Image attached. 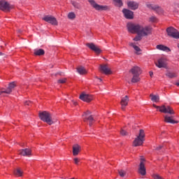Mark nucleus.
<instances>
[{"instance_id": "1", "label": "nucleus", "mask_w": 179, "mask_h": 179, "mask_svg": "<svg viewBox=\"0 0 179 179\" xmlns=\"http://www.w3.org/2000/svg\"><path fill=\"white\" fill-rule=\"evenodd\" d=\"M129 72L133 75L131 83H136L141 81V78H139V76L142 74V70H141V68L138 66H134L129 71Z\"/></svg>"}, {"instance_id": "28", "label": "nucleus", "mask_w": 179, "mask_h": 179, "mask_svg": "<svg viewBox=\"0 0 179 179\" xmlns=\"http://www.w3.org/2000/svg\"><path fill=\"white\" fill-rule=\"evenodd\" d=\"M34 55L36 56H41L45 55V50L43 49L34 50Z\"/></svg>"}, {"instance_id": "47", "label": "nucleus", "mask_w": 179, "mask_h": 179, "mask_svg": "<svg viewBox=\"0 0 179 179\" xmlns=\"http://www.w3.org/2000/svg\"><path fill=\"white\" fill-rule=\"evenodd\" d=\"M176 85H177L178 87H179V83H177L176 84Z\"/></svg>"}, {"instance_id": "51", "label": "nucleus", "mask_w": 179, "mask_h": 179, "mask_svg": "<svg viewBox=\"0 0 179 179\" xmlns=\"http://www.w3.org/2000/svg\"><path fill=\"white\" fill-rule=\"evenodd\" d=\"M71 179H75V178H71Z\"/></svg>"}, {"instance_id": "46", "label": "nucleus", "mask_w": 179, "mask_h": 179, "mask_svg": "<svg viewBox=\"0 0 179 179\" xmlns=\"http://www.w3.org/2000/svg\"><path fill=\"white\" fill-rule=\"evenodd\" d=\"M19 33H22V29H18L17 31Z\"/></svg>"}, {"instance_id": "18", "label": "nucleus", "mask_w": 179, "mask_h": 179, "mask_svg": "<svg viewBox=\"0 0 179 179\" xmlns=\"http://www.w3.org/2000/svg\"><path fill=\"white\" fill-rule=\"evenodd\" d=\"M79 99L87 103L91 102L94 99L92 95L85 94H81Z\"/></svg>"}, {"instance_id": "49", "label": "nucleus", "mask_w": 179, "mask_h": 179, "mask_svg": "<svg viewBox=\"0 0 179 179\" xmlns=\"http://www.w3.org/2000/svg\"><path fill=\"white\" fill-rule=\"evenodd\" d=\"M3 54L0 52V56H1Z\"/></svg>"}, {"instance_id": "23", "label": "nucleus", "mask_w": 179, "mask_h": 179, "mask_svg": "<svg viewBox=\"0 0 179 179\" xmlns=\"http://www.w3.org/2000/svg\"><path fill=\"white\" fill-rule=\"evenodd\" d=\"M81 150V146L78 144H75L73 145V155L77 156Z\"/></svg>"}, {"instance_id": "5", "label": "nucleus", "mask_w": 179, "mask_h": 179, "mask_svg": "<svg viewBox=\"0 0 179 179\" xmlns=\"http://www.w3.org/2000/svg\"><path fill=\"white\" fill-rule=\"evenodd\" d=\"M127 27L128 29V31L135 34H137L139 35V29H141V25L139 24H134V22H128L127 24Z\"/></svg>"}, {"instance_id": "4", "label": "nucleus", "mask_w": 179, "mask_h": 179, "mask_svg": "<svg viewBox=\"0 0 179 179\" xmlns=\"http://www.w3.org/2000/svg\"><path fill=\"white\" fill-rule=\"evenodd\" d=\"M90 4L96 10L98 11H106V10H110V7L109 6H100V4H98L95 0H87Z\"/></svg>"}, {"instance_id": "25", "label": "nucleus", "mask_w": 179, "mask_h": 179, "mask_svg": "<svg viewBox=\"0 0 179 179\" xmlns=\"http://www.w3.org/2000/svg\"><path fill=\"white\" fill-rule=\"evenodd\" d=\"M157 49L159 50H162V51H165L166 52H171V50L163 45H157Z\"/></svg>"}, {"instance_id": "13", "label": "nucleus", "mask_w": 179, "mask_h": 179, "mask_svg": "<svg viewBox=\"0 0 179 179\" xmlns=\"http://www.w3.org/2000/svg\"><path fill=\"white\" fill-rule=\"evenodd\" d=\"M122 13L125 18L128 20L134 19V11H131V10H128V8H123Z\"/></svg>"}, {"instance_id": "14", "label": "nucleus", "mask_w": 179, "mask_h": 179, "mask_svg": "<svg viewBox=\"0 0 179 179\" xmlns=\"http://www.w3.org/2000/svg\"><path fill=\"white\" fill-rule=\"evenodd\" d=\"M138 173L142 176L146 175V168L145 167V159H141V162L138 168Z\"/></svg>"}, {"instance_id": "38", "label": "nucleus", "mask_w": 179, "mask_h": 179, "mask_svg": "<svg viewBox=\"0 0 179 179\" xmlns=\"http://www.w3.org/2000/svg\"><path fill=\"white\" fill-rule=\"evenodd\" d=\"M156 20H157V18H156V17H150V22H156Z\"/></svg>"}, {"instance_id": "41", "label": "nucleus", "mask_w": 179, "mask_h": 179, "mask_svg": "<svg viewBox=\"0 0 179 179\" xmlns=\"http://www.w3.org/2000/svg\"><path fill=\"white\" fill-rule=\"evenodd\" d=\"M74 162L76 164H78L80 162V159L78 158H75L74 159Z\"/></svg>"}, {"instance_id": "12", "label": "nucleus", "mask_w": 179, "mask_h": 179, "mask_svg": "<svg viewBox=\"0 0 179 179\" xmlns=\"http://www.w3.org/2000/svg\"><path fill=\"white\" fill-rule=\"evenodd\" d=\"M159 111L161 113H168L169 115L176 114V113L174 112V110L170 106H161Z\"/></svg>"}, {"instance_id": "44", "label": "nucleus", "mask_w": 179, "mask_h": 179, "mask_svg": "<svg viewBox=\"0 0 179 179\" xmlns=\"http://www.w3.org/2000/svg\"><path fill=\"white\" fill-rule=\"evenodd\" d=\"M153 107H155V108H157V109L159 108V110H160V108H162V107L157 106H156V105H155V104H153Z\"/></svg>"}, {"instance_id": "31", "label": "nucleus", "mask_w": 179, "mask_h": 179, "mask_svg": "<svg viewBox=\"0 0 179 179\" xmlns=\"http://www.w3.org/2000/svg\"><path fill=\"white\" fill-rule=\"evenodd\" d=\"M129 45L134 48V49L135 50V51L138 55L141 54V48H139V47L135 45V44L132 43H129Z\"/></svg>"}, {"instance_id": "15", "label": "nucleus", "mask_w": 179, "mask_h": 179, "mask_svg": "<svg viewBox=\"0 0 179 179\" xmlns=\"http://www.w3.org/2000/svg\"><path fill=\"white\" fill-rule=\"evenodd\" d=\"M147 7L150 9H152L155 11H156L157 13L161 14L163 13V8L162 7H159L157 5L155 4H147Z\"/></svg>"}, {"instance_id": "22", "label": "nucleus", "mask_w": 179, "mask_h": 179, "mask_svg": "<svg viewBox=\"0 0 179 179\" xmlns=\"http://www.w3.org/2000/svg\"><path fill=\"white\" fill-rule=\"evenodd\" d=\"M174 117L165 115L164 116V122L166 123L171 124H178V121L173 120Z\"/></svg>"}, {"instance_id": "21", "label": "nucleus", "mask_w": 179, "mask_h": 179, "mask_svg": "<svg viewBox=\"0 0 179 179\" xmlns=\"http://www.w3.org/2000/svg\"><path fill=\"white\" fill-rule=\"evenodd\" d=\"M155 65L158 68L162 69V68H166V66H167V64L166 63V59L162 58V59H159L158 62L155 63Z\"/></svg>"}, {"instance_id": "39", "label": "nucleus", "mask_w": 179, "mask_h": 179, "mask_svg": "<svg viewBox=\"0 0 179 179\" xmlns=\"http://www.w3.org/2000/svg\"><path fill=\"white\" fill-rule=\"evenodd\" d=\"M120 134L122 135V136H127V135H128V133H127L126 131L122 129V130L120 131Z\"/></svg>"}, {"instance_id": "45", "label": "nucleus", "mask_w": 179, "mask_h": 179, "mask_svg": "<svg viewBox=\"0 0 179 179\" xmlns=\"http://www.w3.org/2000/svg\"><path fill=\"white\" fill-rule=\"evenodd\" d=\"M149 73H150V77H152V76H153V72L150 71Z\"/></svg>"}, {"instance_id": "19", "label": "nucleus", "mask_w": 179, "mask_h": 179, "mask_svg": "<svg viewBox=\"0 0 179 179\" xmlns=\"http://www.w3.org/2000/svg\"><path fill=\"white\" fill-rule=\"evenodd\" d=\"M129 101V98L128 96H125L124 97L122 98L120 104L122 106L121 108L122 110H125L126 106H128Z\"/></svg>"}, {"instance_id": "10", "label": "nucleus", "mask_w": 179, "mask_h": 179, "mask_svg": "<svg viewBox=\"0 0 179 179\" xmlns=\"http://www.w3.org/2000/svg\"><path fill=\"white\" fill-rule=\"evenodd\" d=\"M166 32L168 36L173 38H179V32L176 28H173V27H169L166 29Z\"/></svg>"}, {"instance_id": "8", "label": "nucleus", "mask_w": 179, "mask_h": 179, "mask_svg": "<svg viewBox=\"0 0 179 179\" xmlns=\"http://www.w3.org/2000/svg\"><path fill=\"white\" fill-rule=\"evenodd\" d=\"M92 115V112L90 110H87L86 113H85L83 115V120L84 122L89 121V125L90 127H92L94 122H95L94 117Z\"/></svg>"}, {"instance_id": "35", "label": "nucleus", "mask_w": 179, "mask_h": 179, "mask_svg": "<svg viewBox=\"0 0 179 179\" xmlns=\"http://www.w3.org/2000/svg\"><path fill=\"white\" fill-rule=\"evenodd\" d=\"M76 17L75 13H69L68 18L70 20H73Z\"/></svg>"}, {"instance_id": "26", "label": "nucleus", "mask_w": 179, "mask_h": 179, "mask_svg": "<svg viewBox=\"0 0 179 179\" xmlns=\"http://www.w3.org/2000/svg\"><path fill=\"white\" fill-rule=\"evenodd\" d=\"M77 72L80 75H85L87 73V70L83 66H80L77 68Z\"/></svg>"}, {"instance_id": "27", "label": "nucleus", "mask_w": 179, "mask_h": 179, "mask_svg": "<svg viewBox=\"0 0 179 179\" xmlns=\"http://www.w3.org/2000/svg\"><path fill=\"white\" fill-rule=\"evenodd\" d=\"M165 75L166 77L169 78H177L178 76L177 73L173 72V71H168Z\"/></svg>"}, {"instance_id": "30", "label": "nucleus", "mask_w": 179, "mask_h": 179, "mask_svg": "<svg viewBox=\"0 0 179 179\" xmlns=\"http://www.w3.org/2000/svg\"><path fill=\"white\" fill-rule=\"evenodd\" d=\"M150 96L151 97V101L154 102H159L160 100V97L158 95H153L151 94Z\"/></svg>"}, {"instance_id": "9", "label": "nucleus", "mask_w": 179, "mask_h": 179, "mask_svg": "<svg viewBox=\"0 0 179 179\" xmlns=\"http://www.w3.org/2000/svg\"><path fill=\"white\" fill-rule=\"evenodd\" d=\"M42 20L49 24H51L52 25H55V26L58 25V21L57 18H55V17H53V15H44Z\"/></svg>"}, {"instance_id": "29", "label": "nucleus", "mask_w": 179, "mask_h": 179, "mask_svg": "<svg viewBox=\"0 0 179 179\" xmlns=\"http://www.w3.org/2000/svg\"><path fill=\"white\" fill-rule=\"evenodd\" d=\"M14 174H15L16 176L22 177V175H23V171L21 170L20 168H18V169L14 170Z\"/></svg>"}, {"instance_id": "37", "label": "nucleus", "mask_w": 179, "mask_h": 179, "mask_svg": "<svg viewBox=\"0 0 179 179\" xmlns=\"http://www.w3.org/2000/svg\"><path fill=\"white\" fill-rule=\"evenodd\" d=\"M66 81H67L66 78L59 79V80H58L57 83H59V84H64V83H66Z\"/></svg>"}, {"instance_id": "48", "label": "nucleus", "mask_w": 179, "mask_h": 179, "mask_svg": "<svg viewBox=\"0 0 179 179\" xmlns=\"http://www.w3.org/2000/svg\"><path fill=\"white\" fill-rule=\"evenodd\" d=\"M99 80H100V82H102V79H101V78H99Z\"/></svg>"}, {"instance_id": "40", "label": "nucleus", "mask_w": 179, "mask_h": 179, "mask_svg": "<svg viewBox=\"0 0 179 179\" xmlns=\"http://www.w3.org/2000/svg\"><path fill=\"white\" fill-rule=\"evenodd\" d=\"M153 178H154V179H164V178H163L162 176H159V175H157V174L154 175V176H153Z\"/></svg>"}, {"instance_id": "16", "label": "nucleus", "mask_w": 179, "mask_h": 179, "mask_svg": "<svg viewBox=\"0 0 179 179\" xmlns=\"http://www.w3.org/2000/svg\"><path fill=\"white\" fill-rule=\"evenodd\" d=\"M127 6L131 10H136L139 8V3H137L136 1H127Z\"/></svg>"}, {"instance_id": "2", "label": "nucleus", "mask_w": 179, "mask_h": 179, "mask_svg": "<svg viewBox=\"0 0 179 179\" xmlns=\"http://www.w3.org/2000/svg\"><path fill=\"white\" fill-rule=\"evenodd\" d=\"M39 117L41 120H42L44 122H46L49 125H52L54 124V122L52 121V115L48 111L39 113Z\"/></svg>"}, {"instance_id": "34", "label": "nucleus", "mask_w": 179, "mask_h": 179, "mask_svg": "<svg viewBox=\"0 0 179 179\" xmlns=\"http://www.w3.org/2000/svg\"><path fill=\"white\" fill-rule=\"evenodd\" d=\"M71 4L77 9H80L81 8L80 3H77V1H71Z\"/></svg>"}, {"instance_id": "36", "label": "nucleus", "mask_w": 179, "mask_h": 179, "mask_svg": "<svg viewBox=\"0 0 179 179\" xmlns=\"http://www.w3.org/2000/svg\"><path fill=\"white\" fill-rule=\"evenodd\" d=\"M134 41H141V40H142V36L141 35H137L136 36H135V38H134L133 39Z\"/></svg>"}, {"instance_id": "43", "label": "nucleus", "mask_w": 179, "mask_h": 179, "mask_svg": "<svg viewBox=\"0 0 179 179\" xmlns=\"http://www.w3.org/2000/svg\"><path fill=\"white\" fill-rule=\"evenodd\" d=\"M162 148H163V146L159 145V146H158V147L156 148V150H162Z\"/></svg>"}, {"instance_id": "6", "label": "nucleus", "mask_w": 179, "mask_h": 179, "mask_svg": "<svg viewBox=\"0 0 179 179\" xmlns=\"http://www.w3.org/2000/svg\"><path fill=\"white\" fill-rule=\"evenodd\" d=\"M13 6L6 0H0V10L3 12H10Z\"/></svg>"}, {"instance_id": "17", "label": "nucleus", "mask_w": 179, "mask_h": 179, "mask_svg": "<svg viewBox=\"0 0 179 179\" xmlns=\"http://www.w3.org/2000/svg\"><path fill=\"white\" fill-rule=\"evenodd\" d=\"M100 71L103 73L105 75L112 74V71L108 65H100Z\"/></svg>"}, {"instance_id": "11", "label": "nucleus", "mask_w": 179, "mask_h": 179, "mask_svg": "<svg viewBox=\"0 0 179 179\" xmlns=\"http://www.w3.org/2000/svg\"><path fill=\"white\" fill-rule=\"evenodd\" d=\"M16 87V84L15 82L11 83L9 84L8 88L5 90V89H1V91H0V94H10L11 92H13V90Z\"/></svg>"}, {"instance_id": "50", "label": "nucleus", "mask_w": 179, "mask_h": 179, "mask_svg": "<svg viewBox=\"0 0 179 179\" xmlns=\"http://www.w3.org/2000/svg\"><path fill=\"white\" fill-rule=\"evenodd\" d=\"M74 104H75V105H77V103H75Z\"/></svg>"}, {"instance_id": "32", "label": "nucleus", "mask_w": 179, "mask_h": 179, "mask_svg": "<svg viewBox=\"0 0 179 179\" xmlns=\"http://www.w3.org/2000/svg\"><path fill=\"white\" fill-rule=\"evenodd\" d=\"M113 2L115 3V6L120 7V8L123 6V5H124L122 0H113Z\"/></svg>"}, {"instance_id": "33", "label": "nucleus", "mask_w": 179, "mask_h": 179, "mask_svg": "<svg viewBox=\"0 0 179 179\" xmlns=\"http://www.w3.org/2000/svg\"><path fill=\"white\" fill-rule=\"evenodd\" d=\"M118 173L120 175V177H125L127 174V172L123 169H121V170H118Z\"/></svg>"}, {"instance_id": "7", "label": "nucleus", "mask_w": 179, "mask_h": 179, "mask_svg": "<svg viewBox=\"0 0 179 179\" xmlns=\"http://www.w3.org/2000/svg\"><path fill=\"white\" fill-rule=\"evenodd\" d=\"M152 33V27H143L140 25L138 36H146Z\"/></svg>"}, {"instance_id": "20", "label": "nucleus", "mask_w": 179, "mask_h": 179, "mask_svg": "<svg viewBox=\"0 0 179 179\" xmlns=\"http://www.w3.org/2000/svg\"><path fill=\"white\" fill-rule=\"evenodd\" d=\"M86 45L91 49L92 50L94 51L96 54H100L101 52V50L96 46L94 43H87Z\"/></svg>"}, {"instance_id": "3", "label": "nucleus", "mask_w": 179, "mask_h": 179, "mask_svg": "<svg viewBox=\"0 0 179 179\" xmlns=\"http://www.w3.org/2000/svg\"><path fill=\"white\" fill-rule=\"evenodd\" d=\"M145 141V131L141 129L139 131L138 136L135 138L133 142V146L138 147L143 145V142Z\"/></svg>"}, {"instance_id": "42", "label": "nucleus", "mask_w": 179, "mask_h": 179, "mask_svg": "<svg viewBox=\"0 0 179 179\" xmlns=\"http://www.w3.org/2000/svg\"><path fill=\"white\" fill-rule=\"evenodd\" d=\"M31 103V101H25V102H24V105H25V106H30Z\"/></svg>"}, {"instance_id": "24", "label": "nucleus", "mask_w": 179, "mask_h": 179, "mask_svg": "<svg viewBox=\"0 0 179 179\" xmlns=\"http://www.w3.org/2000/svg\"><path fill=\"white\" fill-rule=\"evenodd\" d=\"M19 154L22 156H29L31 155V150L30 149H23L19 151Z\"/></svg>"}]
</instances>
